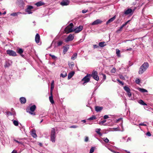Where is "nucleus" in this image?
<instances>
[{
  "instance_id": "9d476101",
  "label": "nucleus",
  "mask_w": 153,
  "mask_h": 153,
  "mask_svg": "<svg viewBox=\"0 0 153 153\" xmlns=\"http://www.w3.org/2000/svg\"><path fill=\"white\" fill-rule=\"evenodd\" d=\"M124 90L127 92L128 96L130 97L131 96V94L130 92V89L127 86L124 87Z\"/></svg>"
},
{
  "instance_id": "bf43d9fd",
  "label": "nucleus",
  "mask_w": 153,
  "mask_h": 153,
  "mask_svg": "<svg viewBox=\"0 0 153 153\" xmlns=\"http://www.w3.org/2000/svg\"><path fill=\"white\" fill-rule=\"evenodd\" d=\"M120 79H125L124 77L123 76H122V75L120 76Z\"/></svg>"
},
{
  "instance_id": "423d86ee",
  "label": "nucleus",
  "mask_w": 153,
  "mask_h": 153,
  "mask_svg": "<svg viewBox=\"0 0 153 153\" xmlns=\"http://www.w3.org/2000/svg\"><path fill=\"white\" fill-rule=\"evenodd\" d=\"M97 72L96 71H94L92 73L91 75L93 78L95 80L98 81L99 80V77L97 75Z\"/></svg>"
},
{
  "instance_id": "13d9d810",
  "label": "nucleus",
  "mask_w": 153,
  "mask_h": 153,
  "mask_svg": "<svg viewBox=\"0 0 153 153\" xmlns=\"http://www.w3.org/2000/svg\"><path fill=\"white\" fill-rule=\"evenodd\" d=\"M87 10H82V13H86L87 12Z\"/></svg>"
},
{
  "instance_id": "c756f323",
  "label": "nucleus",
  "mask_w": 153,
  "mask_h": 153,
  "mask_svg": "<svg viewBox=\"0 0 153 153\" xmlns=\"http://www.w3.org/2000/svg\"><path fill=\"white\" fill-rule=\"evenodd\" d=\"M74 64L73 62H71L68 63V65L70 68H72L74 66Z\"/></svg>"
},
{
  "instance_id": "4c0bfd02",
  "label": "nucleus",
  "mask_w": 153,
  "mask_h": 153,
  "mask_svg": "<svg viewBox=\"0 0 153 153\" xmlns=\"http://www.w3.org/2000/svg\"><path fill=\"white\" fill-rule=\"evenodd\" d=\"M104 141L106 143H108L109 140L107 138H103Z\"/></svg>"
},
{
  "instance_id": "f704fd0d",
  "label": "nucleus",
  "mask_w": 153,
  "mask_h": 153,
  "mask_svg": "<svg viewBox=\"0 0 153 153\" xmlns=\"http://www.w3.org/2000/svg\"><path fill=\"white\" fill-rule=\"evenodd\" d=\"M96 119V117L95 116L93 115L91 117L89 118L88 119V120H95Z\"/></svg>"
},
{
  "instance_id": "4d7b16f0",
  "label": "nucleus",
  "mask_w": 153,
  "mask_h": 153,
  "mask_svg": "<svg viewBox=\"0 0 153 153\" xmlns=\"http://www.w3.org/2000/svg\"><path fill=\"white\" fill-rule=\"evenodd\" d=\"M102 75L103 76V79L104 80L105 79H106L105 75L104 74H102Z\"/></svg>"
},
{
  "instance_id": "7ed1b4c3",
  "label": "nucleus",
  "mask_w": 153,
  "mask_h": 153,
  "mask_svg": "<svg viewBox=\"0 0 153 153\" xmlns=\"http://www.w3.org/2000/svg\"><path fill=\"white\" fill-rule=\"evenodd\" d=\"M56 138L55 129L52 128L51 129L50 136V140L53 143H55Z\"/></svg>"
},
{
  "instance_id": "f257e3e1",
  "label": "nucleus",
  "mask_w": 153,
  "mask_h": 153,
  "mask_svg": "<svg viewBox=\"0 0 153 153\" xmlns=\"http://www.w3.org/2000/svg\"><path fill=\"white\" fill-rule=\"evenodd\" d=\"M149 67V65L148 62H144L140 67L138 71L139 74H141L144 72L146 71Z\"/></svg>"
},
{
  "instance_id": "aec40b11",
  "label": "nucleus",
  "mask_w": 153,
  "mask_h": 153,
  "mask_svg": "<svg viewBox=\"0 0 153 153\" xmlns=\"http://www.w3.org/2000/svg\"><path fill=\"white\" fill-rule=\"evenodd\" d=\"M45 4V3L42 1H40L36 3L35 4L37 7H39Z\"/></svg>"
},
{
  "instance_id": "c85d7f7f",
  "label": "nucleus",
  "mask_w": 153,
  "mask_h": 153,
  "mask_svg": "<svg viewBox=\"0 0 153 153\" xmlns=\"http://www.w3.org/2000/svg\"><path fill=\"white\" fill-rule=\"evenodd\" d=\"M69 47L68 46L66 47H64V50L63 52L65 54L67 51L69 49Z\"/></svg>"
},
{
  "instance_id": "39448f33",
  "label": "nucleus",
  "mask_w": 153,
  "mask_h": 153,
  "mask_svg": "<svg viewBox=\"0 0 153 153\" xmlns=\"http://www.w3.org/2000/svg\"><path fill=\"white\" fill-rule=\"evenodd\" d=\"M91 76V75L90 74H88L86 76H85L82 80V81H84L83 83V85H85V84L86 83L88 82L90 80V78Z\"/></svg>"
},
{
  "instance_id": "58836bf2",
  "label": "nucleus",
  "mask_w": 153,
  "mask_h": 153,
  "mask_svg": "<svg viewBox=\"0 0 153 153\" xmlns=\"http://www.w3.org/2000/svg\"><path fill=\"white\" fill-rule=\"evenodd\" d=\"M49 55L52 57V59H55L56 58V57L54 55H52L51 54H49Z\"/></svg>"
},
{
  "instance_id": "37998d69",
  "label": "nucleus",
  "mask_w": 153,
  "mask_h": 153,
  "mask_svg": "<svg viewBox=\"0 0 153 153\" xmlns=\"http://www.w3.org/2000/svg\"><path fill=\"white\" fill-rule=\"evenodd\" d=\"M130 21V20H128L126 22H125L124 24H123L121 26L123 27L124 26H125L127 23Z\"/></svg>"
},
{
  "instance_id": "7c9ffc66",
  "label": "nucleus",
  "mask_w": 153,
  "mask_h": 153,
  "mask_svg": "<svg viewBox=\"0 0 153 153\" xmlns=\"http://www.w3.org/2000/svg\"><path fill=\"white\" fill-rule=\"evenodd\" d=\"M54 81L53 80L52 81L51 84V92H52V91L53 90L54 88Z\"/></svg>"
},
{
  "instance_id": "a19ab883",
  "label": "nucleus",
  "mask_w": 153,
  "mask_h": 153,
  "mask_svg": "<svg viewBox=\"0 0 153 153\" xmlns=\"http://www.w3.org/2000/svg\"><path fill=\"white\" fill-rule=\"evenodd\" d=\"M62 43L63 42L62 41H59L57 43V45L58 46H60L62 44Z\"/></svg>"
},
{
  "instance_id": "4468645a",
  "label": "nucleus",
  "mask_w": 153,
  "mask_h": 153,
  "mask_svg": "<svg viewBox=\"0 0 153 153\" xmlns=\"http://www.w3.org/2000/svg\"><path fill=\"white\" fill-rule=\"evenodd\" d=\"M102 21L100 19H97L96 20L94 21L91 24L92 25H97L98 24H101L102 22Z\"/></svg>"
},
{
  "instance_id": "4be33fe9",
  "label": "nucleus",
  "mask_w": 153,
  "mask_h": 153,
  "mask_svg": "<svg viewBox=\"0 0 153 153\" xmlns=\"http://www.w3.org/2000/svg\"><path fill=\"white\" fill-rule=\"evenodd\" d=\"M116 17V16H114L113 17L111 18L110 19H109L106 22V24H108L112 22H113L115 19Z\"/></svg>"
},
{
  "instance_id": "052dcab7",
  "label": "nucleus",
  "mask_w": 153,
  "mask_h": 153,
  "mask_svg": "<svg viewBox=\"0 0 153 153\" xmlns=\"http://www.w3.org/2000/svg\"><path fill=\"white\" fill-rule=\"evenodd\" d=\"M108 149L109 150H110V151H111V152H113L114 153V150H113L112 149H111L110 148H108Z\"/></svg>"
},
{
  "instance_id": "f8f14e48",
  "label": "nucleus",
  "mask_w": 153,
  "mask_h": 153,
  "mask_svg": "<svg viewBox=\"0 0 153 153\" xmlns=\"http://www.w3.org/2000/svg\"><path fill=\"white\" fill-rule=\"evenodd\" d=\"M69 1L68 0H63L60 3V4L62 6H66L69 4Z\"/></svg>"
},
{
  "instance_id": "2f4dec72",
  "label": "nucleus",
  "mask_w": 153,
  "mask_h": 153,
  "mask_svg": "<svg viewBox=\"0 0 153 153\" xmlns=\"http://www.w3.org/2000/svg\"><path fill=\"white\" fill-rule=\"evenodd\" d=\"M138 102L140 104L143 105H146V104L142 100H140Z\"/></svg>"
},
{
  "instance_id": "49530a36",
  "label": "nucleus",
  "mask_w": 153,
  "mask_h": 153,
  "mask_svg": "<svg viewBox=\"0 0 153 153\" xmlns=\"http://www.w3.org/2000/svg\"><path fill=\"white\" fill-rule=\"evenodd\" d=\"M117 81H118L122 85H124V83L120 81V80L118 79H117Z\"/></svg>"
},
{
  "instance_id": "e2e57ef3",
  "label": "nucleus",
  "mask_w": 153,
  "mask_h": 153,
  "mask_svg": "<svg viewBox=\"0 0 153 153\" xmlns=\"http://www.w3.org/2000/svg\"><path fill=\"white\" fill-rule=\"evenodd\" d=\"M17 152L16 150H14L11 153H16Z\"/></svg>"
},
{
  "instance_id": "680f3d73",
  "label": "nucleus",
  "mask_w": 153,
  "mask_h": 153,
  "mask_svg": "<svg viewBox=\"0 0 153 153\" xmlns=\"http://www.w3.org/2000/svg\"><path fill=\"white\" fill-rule=\"evenodd\" d=\"M120 120H122V118H120L119 119H118L117 120V122H118V121H120Z\"/></svg>"
},
{
  "instance_id": "6e6d98bb",
  "label": "nucleus",
  "mask_w": 153,
  "mask_h": 153,
  "mask_svg": "<svg viewBox=\"0 0 153 153\" xmlns=\"http://www.w3.org/2000/svg\"><path fill=\"white\" fill-rule=\"evenodd\" d=\"M109 117L108 115H105L104 116V118L105 119H106L108 118Z\"/></svg>"
},
{
  "instance_id": "f03ea898",
  "label": "nucleus",
  "mask_w": 153,
  "mask_h": 153,
  "mask_svg": "<svg viewBox=\"0 0 153 153\" xmlns=\"http://www.w3.org/2000/svg\"><path fill=\"white\" fill-rule=\"evenodd\" d=\"M74 25L72 23H70L68 26L65 27V31L67 33L74 31V28L73 27Z\"/></svg>"
},
{
  "instance_id": "bb28decb",
  "label": "nucleus",
  "mask_w": 153,
  "mask_h": 153,
  "mask_svg": "<svg viewBox=\"0 0 153 153\" xmlns=\"http://www.w3.org/2000/svg\"><path fill=\"white\" fill-rule=\"evenodd\" d=\"M101 129L100 128H97L96 129V131L97 133L100 136H102V134L100 132Z\"/></svg>"
},
{
  "instance_id": "09e8293b",
  "label": "nucleus",
  "mask_w": 153,
  "mask_h": 153,
  "mask_svg": "<svg viewBox=\"0 0 153 153\" xmlns=\"http://www.w3.org/2000/svg\"><path fill=\"white\" fill-rule=\"evenodd\" d=\"M132 50V48H130L129 49L123 50V51H131Z\"/></svg>"
},
{
  "instance_id": "8fccbe9b",
  "label": "nucleus",
  "mask_w": 153,
  "mask_h": 153,
  "mask_svg": "<svg viewBox=\"0 0 153 153\" xmlns=\"http://www.w3.org/2000/svg\"><path fill=\"white\" fill-rule=\"evenodd\" d=\"M146 135L148 136H150L151 135V134L149 132H148L146 134Z\"/></svg>"
},
{
  "instance_id": "ddd939ff",
  "label": "nucleus",
  "mask_w": 153,
  "mask_h": 153,
  "mask_svg": "<svg viewBox=\"0 0 153 153\" xmlns=\"http://www.w3.org/2000/svg\"><path fill=\"white\" fill-rule=\"evenodd\" d=\"M83 26H79L76 28H74V31H75V33H78L81 31L82 29Z\"/></svg>"
},
{
  "instance_id": "0eeeda50",
  "label": "nucleus",
  "mask_w": 153,
  "mask_h": 153,
  "mask_svg": "<svg viewBox=\"0 0 153 153\" xmlns=\"http://www.w3.org/2000/svg\"><path fill=\"white\" fill-rule=\"evenodd\" d=\"M33 8V7L32 6H28L27 8L25 10V12H27L28 14H30L33 13L32 10Z\"/></svg>"
},
{
  "instance_id": "f3484780",
  "label": "nucleus",
  "mask_w": 153,
  "mask_h": 153,
  "mask_svg": "<svg viewBox=\"0 0 153 153\" xmlns=\"http://www.w3.org/2000/svg\"><path fill=\"white\" fill-rule=\"evenodd\" d=\"M51 96L49 97V99L50 102L51 104H53L54 103V101L53 99L52 92H51Z\"/></svg>"
},
{
  "instance_id": "79ce46f5",
  "label": "nucleus",
  "mask_w": 153,
  "mask_h": 153,
  "mask_svg": "<svg viewBox=\"0 0 153 153\" xmlns=\"http://www.w3.org/2000/svg\"><path fill=\"white\" fill-rule=\"evenodd\" d=\"M139 126H146L147 125L145 123V122H143L142 123H141L139 124Z\"/></svg>"
},
{
  "instance_id": "5701e85b",
  "label": "nucleus",
  "mask_w": 153,
  "mask_h": 153,
  "mask_svg": "<svg viewBox=\"0 0 153 153\" xmlns=\"http://www.w3.org/2000/svg\"><path fill=\"white\" fill-rule=\"evenodd\" d=\"M67 76V74L65 71H63L62 73L61 74L60 76L63 78Z\"/></svg>"
},
{
  "instance_id": "6ab92c4d",
  "label": "nucleus",
  "mask_w": 153,
  "mask_h": 153,
  "mask_svg": "<svg viewBox=\"0 0 153 153\" xmlns=\"http://www.w3.org/2000/svg\"><path fill=\"white\" fill-rule=\"evenodd\" d=\"M31 134L34 138H36L37 137V136L36 133V131L34 129H33L32 130Z\"/></svg>"
},
{
  "instance_id": "774afa93",
  "label": "nucleus",
  "mask_w": 153,
  "mask_h": 153,
  "mask_svg": "<svg viewBox=\"0 0 153 153\" xmlns=\"http://www.w3.org/2000/svg\"><path fill=\"white\" fill-rule=\"evenodd\" d=\"M114 153H120V152H115V151H114Z\"/></svg>"
},
{
  "instance_id": "0e129e2a",
  "label": "nucleus",
  "mask_w": 153,
  "mask_h": 153,
  "mask_svg": "<svg viewBox=\"0 0 153 153\" xmlns=\"http://www.w3.org/2000/svg\"><path fill=\"white\" fill-rule=\"evenodd\" d=\"M129 140H131V138L130 137H128L127 139V141L128 142Z\"/></svg>"
},
{
  "instance_id": "6e6552de",
  "label": "nucleus",
  "mask_w": 153,
  "mask_h": 153,
  "mask_svg": "<svg viewBox=\"0 0 153 153\" xmlns=\"http://www.w3.org/2000/svg\"><path fill=\"white\" fill-rule=\"evenodd\" d=\"M7 53L11 56H16L17 55L16 52L13 50H7Z\"/></svg>"
},
{
  "instance_id": "20e7f679",
  "label": "nucleus",
  "mask_w": 153,
  "mask_h": 153,
  "mask_svg": "<svg viewBox=\"0 0 153 153\" xmlns=\"http://www.w3.org/2000/svg\"><path fill=\"white\" fill-rule=\"evenodd\" d=\"M36 108V106L35 105H34L31 106L29 108H27V111L31 114L35 115V113L34 112V111Z\"/></svg>"
},
{
  "instance_id": "a211bd4d",
  "label": "nucleus",
  "mask_w": 153,
  "mask_h": 153,
  "mask_svg": "<svg viewBox=\"0 0 153 153\" xmlns=\"http://www.w3.org/2000/svg\"><path fill=\"white\" fill-rule=\"evenodd\" d=\"M20 102L22 104H25L26 102V99L24 97H21L20 99Z\"/></svg>"
},
{
  "instance_id": "412c9836",
  "label": "nucleus",
  "mask_w": 153,
  "mask_h": 153,
  "mask_svg": "<svg viewBox=\"0 0 153 153\" xmlns=\"http://www.w3.org/2000/svg\"><path fill=\"white\" fill-rule=\"evenodd\" d=\"M74 74V71H72L71 72L69 73L68 75V79H70L73 76Z\"/></svg>"
},
{
  "instance_id": "2eb2a0df",
  "label": "nucleus",
  "mask_w": 153,
  "mask_h": 153,
  "mask_svg": "<svg viewBox=\"0 0 153 153\" xmlns=\"http://www.w3.org/2000/svg\"><path fill=\"white\" fill-rule=\"evenodd\" d=\"M40 39V37L38 33H37L35 36V41L37 43H39Z\"/></svg>"
},
{
  "instance_id": "e433bc0d",
  "label": "nucleus",
  "mask_w": 153,
  "mask_h": 153,
  "mask_svg": "<svg viewBox=\"0 0 153 153\" xmlns=\"http://www.w3.org/2000/svg\"><path fill=\"white\" fill-rule=\"evenodd\" d=\"M94 147H92L90 150V153H92L94 151Z\"/></svg>"
},
{
  "instance_id": "dca6fc26",
  "label": "nucleus",
  "mask_w": 153,
  "mask_h": 153,
  "mask_svg": "<svg viewBox=\"0 0 153 153\" xmlns=\"http://www.w3.org/2000/svg\"><path fill=\"white\" fill-rule=\"evenodd\" d=\"M23 50L22 48H19L17 49V52L18 53H19L21 56L23 57L24 56V55L22 54V53L23 52Z\"/></svg>"
},
{
  "instance_id": "864d4df0",
  "label": "nucleus",
  "mask_w": 153,
  "mask_h": 153,
  "mask_svg": "<svg viewBox=\"0 0 153 153\" xmlns=\"http://www.w3.org/2000/svg\"><path fill=\"white\" fill-rule=\"evenodd\" d=\"M88 137H85V142H88Z\"/></svg>"
},
{
  "instance_id": "473e14b6",
  "label": "nucleus",
  "mask_w": 153,
  "mask_h": 153,
  "mask_svg": "<svg viewBox=\"0 0 153 153\" xmlns=\"http://www.w3.org/2000/svg\"><path fill=\"white\" fill-rule=\"evenodd\" d=\"M139 91L142 92H147V91L144 89L143 88H139Z\"/></svg>"
},
{
  "instance_id": "69168bd1",
  "label": "nucleus",
  "mask_w": 153,
  "mask_h": 153,
  "mask_svg": "<svg viewBox=\"0 0 153 153\" xmlns=\"http://www.w3.org/2000/svg\"><path fill=\"white\" fill-rule=\"evenodd\" d=\"M6 12L5 11H4L3 13V14H4V15L5 14H6Z\"/></svg>"
},
{
  "instance_id": "a878e982",
  "label": "nucleus",
  "mask_w": 153,
  "mask_h": 153,
  "mask_svg": "<svg viewBox=\"0 0 153 153\" xmlns=\"http://www.w3.org/2000/svg\"><path fill=\"white\" fill-rule=\"evenodd\" d=\"M77 53H74L73 54L72 56V57H71V59L73 60H74L75 59H76V58L77 56Z\"/></svg>"
},
{
  "instance_id": "ea45409f",
  "label": "nucleus",
  "mask_w": 153,
  "mask_h": 153,
  "mask_svg": "<svg viewBox=\"0 0 153 153\" xmlns=\"http://www.w3.org/2000/svg\"><path fill=\"white\" fill-rule=\"evenodd\" d=\"M135 82L136 83H137V84H139L140 82V80L138 78H137L135 80Z\"/></svg>"
},
{
  "instance_id": "393cba45",
  "label": "nucleus",
  "mask_w": 153,
  "mask_h": 153,
  "mask_svg": "<svg viewBox=\"0 0 153 153\" xmlns=\"http://www.w3.org/2000/svg\"><path fill=\"white\" fill-rule=\"evenodd\" d=\"M99 45L101 47H103L106 46V44L104 42H101L99 43Z\"/></svg>"
},
{
  "instance_id": "a18cd8bd",
  "label": "nucleus",
  "mask_w": 153,
  "mask_h": 153,
  "mask_svg": "<svg viewBox=\"0 0 153 153\" xmlns=\"http://www.w3.org/2000/svg\"><path fill=\"white\" fill-rule=\"evenodd\" d=\"M116 71L115 68H113L111 70V72L112 73H114Z\"/></svg>"
},
{
  "instance_id": "603ef678",
  "label": "nucleus",
  "mask_w": 153,
  "mask_h": 153,
  "mask_svg": "<svg viewBox=\"0 0 153 153\" xmlns=\"http://www.w3.org/2000/svg\"><path fill=\"white\" fill-rule=\"evenodd\" d=\"M93 46L94 48H97L99 47V46L96 45H94Z\"/></svg>"
},
{
  "instance_id": "3c124183",
  "label": "nucleus",
  "mask_w": 153,
  "mask_h": 153,
  "mask_svg": "<svg viewBox=\"0 0 153 153\" xmlns=\"http://www.w3.org/2000/svg\"><path fill=\"white\" fill-rule=\"evenodd\" d=\"M13 140H14V141H15L16 142V143H19V144H22V143L21 142H19V141H18L17 140H16L15 139H14Z\"/></svg>"
},
{
  "instance_id": "b1692460",
  "label": "nucleus",
  "mask_w": 153,
  "mask_h": 153,
  "mask_svg": "<svg viewBox=\"0 0 153 153\" xmlns=\"http://www.w3.org/2000/svg\"><path fill=\"white\" fill-rule=\"evenodd\" d=\"M103 108L102 107H100V106H96L95 108V111L97 112H99L101 110H102Z\"/></svg>"
},
{
  "instance_id": "c9c22d12",
  "label": "nucleus",
  "mask_w": 153,
  "mask_h": 153,
  "mask_svg": "<svg viewBox=\"0 0 153 153\" xmlns=\"http://www.w3.org/2000/svg\"><path fill=\"white\" fill-rule=\"evenodd\" d=\"M116 54L118 56H120V51L118 49H116Z\"/></svg>"
},
{
  "instance_id": "c03bdc74",
  "label": "nucleus",
  "mask_w": 153,
  "mask_h": 153,
  "mask_svg": "<svg viewBox=\"0 0 153 153\" xmlns=\"http://www.w3.org/2000/svg\"><path fill=\"white\" fill-rule=\"evenodd\" d=\"M106 122V120H102V121H101V122H100L99 123V124L100 125H101V124H103L104 123H105Z\"/></svg>"
},
{
  "instance_id": "338daca9",
  "label": "nucleus",
  "mask_w": 153,
  "mask_h": 153,
  "mask_svg": "<svg viewBox=\"0 0 153 153\" xmlns=\"http://www.w3.org/2000/svg\"><path fill=\"white\" fill-rule=\"evenodd\" d=\"M43 119L40 122V123H42L43 122Z\"/></svg>"
},
{
  "instance_id": "5fc2aeb1",
  "label": "nucleus",
  "mask_w": 153,
  "mask_h": 153,
  "mask_svg": "<svg viewBox=\"0 0 153 153\" xmlns=\"http://www.w3.org/2000/svg\"><path fill=\"white\" fill-rule=\"evenodd\" d=\"M123 27L122 26H121L120 27V29L117 30V32H118V31H122V30L123 29Z\"/></svg>"
},
{
  "instance_id": "cd10ccee",
  "label": "nucleus",
  "mask_w": 153,
  "mask_h": 153,
  "mask_svg": "<svg viewBox=\"0 0 153 153\" xmlns=\"http://www.w3.org/2000/svg\"><path fill=\"white\" fill-rule=\"evenodd\" d=\"M21 13L20 12H18L17 13H11L10 14V15L11 16H17L18 15L20 14Z\"/></svg>"
},
{
  "instance_id": "72a5a7b5",
  "label": "nucleus",
  "mask_w": 153,
  "mask_h": 153,
  "mask_svg": "<svg viewBox=\"0 0 153 153\" xmlns=\"http://www.w3.org/2000/svg\"><path fill=\"white\" fill-rule=\"evenodd\" d=\"M13 122L14 125L15 126H18L19 125V122L17 121L14 120H13Z\"/></svg>"
},
{
  "instance_id": "de8ad7c7",
  "label": "nucleus",
  "mask_w": 153,
  "mask_h": 153,
  "mask_svg": "<svg viewBox=\"0 0 153 153\" xmlns=\"http://www.w3.org/2000/svg\"><path fill=\"white\" fill-rule=\"evenodd\" d=\"M77 127H78L77 126H76L73 125V126H71L70 127V128H77Z\"/></svg>"
},
{
  "instance_id": "1a4fd4ad",
  "label": "nucleus",
  "mask_w": 153,
  "mask_h": 153,
  "mask_svg": "<svg viewBox=\"0 0 153 153\" xmlns=\"http://www.w3.org/2000/svg\"><path fill=\"white\" fill-rule=\"evenodd\" d=\"M133 12L131 9L129 8L124 11V14L126 15L129 14L132 15L133 13Z\"/></svg>"
},
{
  "instance_id": "9b49d317",
  "label": "nucleus",
  "mask_w": 153,
  "mask_h": 153,
  "mask_svg": "<svg viewBox=\"0 0 153 153\" xmlns=\"http://www.w3.org/2000/svg\"><path fill=\"white\" fill-rule=\"evenodd\" d=\"M74 38V35L72 34H70L65 39L66 42L72 40Z\"/></svg>"
}]
</instances>
